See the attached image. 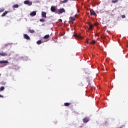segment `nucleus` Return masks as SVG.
<instances>
[{
	"mask_svg": "<svg viewBox=\"0 0 128 128\" xmlns=\"http://www.w3.org/2000/svg\"><path fill=\"white\" fill-rule=\"evenodd\" d=\"M24 4H26L29 6H32V2H30V0H26L24 2Z\"/></svg>",
	"mask_w": 128,
	"mask_h": 128,
	"instance_id": "1",
	"label": "nucleus"
},
{
	"mask_svg": "<svg viewBox=\"0 0 128 128\" xmlns=\"http://www.w3.org/2000/svg\"><path fill=\"white\" fill-rule=\"evenodd\" d=\"M59 14H64L66 12V10L64 8H61L58 10Z\"/></svg>",
	"mask_w": 128,
	"mask_h": 128,
	"instance_id": "2",
	"label": "nucleus"
},
{
	"mask_svg": "<svg viewBox=\"0 0 128 128\" xmlns=\"http://www.w3.org/2000/svg\"><path fill=\"white\" fill-rule=\"evenodd\" d=\"M24 38L25 40H30V38L28 36V35L26 34H24Z\"/></svg>",
	"mask_w": 128,
	"mask_h": 128,
	"instance_id": "3",
	"label": "nucleus"
},
{
	"mask_svg": "<svg viewBox=\"0 0 128 128\" xmlns=\"http://www.w3.org/2000/svg\"><path fill=\"white\" fill-rule=\"evenodd\" d=\"M51 12H56V7L52 6L51 7Z\"/></svg>",
	"mask_w": 128,
	"mask_h": 128,
	"instance_id": "4",
	"label": "nucleus"
},
{
	"mask_svg": "<svg viewBox=\"0 0 128 128\" xmlns=\"http://www.w3.org/2000/svg\"><path fill=\"white\" fill-rule=\"evenodd\" d=\"M83 122L84 124H88V122H90V119H88V118H85L83 120Z\"/></svg>",
	"mask_w": 128,
	"mask_h": 128,
	"instance_id": "5",
	"label": "nucleus"
},
{
	"mask_svg": "<svg viewBox=\"0 0 128 128\" xmlns=\"http://www.w3.org/2000/svg\"><path fill=\"white\" fill-rule=\"evenodd\" d=\"M74 36H75V38H78V40H82V37L80 36H78V35H76V34H74Z\"/></svg>",
	"mask_w": 128,
	"mask_h": 128,
	"instance_id": "6",
	"label": "nucleus"
},
{
	"mask_svg": "<svg viewBox=\"0 0 128 128\" xmlns=\"http://www.w3.org/2000/svg\"><path fill=\"white\" fill-rule=\"evenodd\" d=\"M42 17L44 18H46V12H42Z\"/></svg>",
	"mask_w": 128,
	"mask_h": 128,
	"instance_id": "7",
	"label": "nucleus"
},
{
	"mask_svg": "<svg viewBox=\"0 0 128 128\" xmlns=\"http://www.w3.org/2000/svg\"><path fill=\"white\" fill-rule=\"evenodd\" d=\"M10 12L8 11H6L2 15V18H4V16H6Z\"/></svg>",
	"mask_w": 128,
	"mask_h": 128,
	"instance_id": "8",
	"label": "nucleus"
},
{
	"mask_svg": "<svg viewBox=\"0 0 128 128\" xmlns=\"http://www.w3.org/2000/svg\"><path fill=\"white\" fill-rule=\"evenodd\" d=\"M30 15L31 16H36V12H32Z\"/></svg>",
	"mask_w": 128,
	"mask_h": 128,
	"instance_id": "9",
	"label": "nucleus"
},
{
	"mask_svg": "<svg viewBox=\"0 0 128 128\" xmlns=\"http://www.w3.org/2000/svg\"><path fill=\"white\" fill-rule=\"evenodd\" d=\"M50 38V34H48V35L45 36L44 37V40H48V38Z\"/></svg>",
	"mask_w": 128,
	"mask_h": 128,
	"instance_id": "10",
	"label": "nucleus"
},
{
	"mask_svg": "<svg viewBox=\"0 0 128 128\" xmlns=\"http://www.w3.org/2000/svg\"><path fill=\"white\" fill-rule=\"evenodd\" d=\"M68 2V0H64V1H62L60 2V4H66V2Z\"/></svg>",
	"mask_w": 128,
	"mask_h": 128,
	"instance_id": "11",
	"label": "nucleus"
},
{
	"mask_svg": "<svg viewBox=\"0 0 128 128\" xmlns=\"http://www.w3.org/2000/svg\"><path fill=\"white\" fill-rule=\"evenodd\" d=\"M0 56H8V54L6 53H0Z\"/></svg>",
	"mask_w": 128,
	"mask_h": 128,
	"instance_id": "12",
	"label": "nucleus"
},
{
	"mask_svg": "<svg viewBox=\"0 0 128 128\" xmlns=\"http://www.w3.org/2000/svg\"><path fill=\"white\" fill-rule=\"evenodd\" d=\"M9 64L8 61H0V64Z\"/></svg>",
	"mask_w": 128,
	"mask_h": 128,
	"instance_id": "13",
	"label": "nucleus"
},
{
	"mask_svg": "<svg viewBox=\"0 0 128 128\" xmlns=\"http://www.w3.org/2000/svg\"><path fill=\"white\" fill-rule=\"evenodd\" d=\"M20 8V6L18 4H15L13 6V8Z\"/></svg>",
	"mask_w": 128,
	"mask_h": 128,
	"instance_id": "14",
	"label": "nucleus"
},
{
	"mask_svg": "<svg viewBox=\"0 0 128 128\" xmlns=\"http://www.w3.org/2000/svg\"><path fill=\"white\" fill-rule=\"evenodd\" d=\"M70 20H72V22H74L76 20V17H70Z\"/></svg>",
	"mask_w": 128,
	"mask_h": 128,
	"instance_id": "15",
	"label": "nucleus"
},
{
	"mask_svg": "<svg viewBox=\"0 0 128 128\" xmlns=\"http://www.w3.org/2000/svg\"><path fill=\"white\" fill-rule=\"evenodd\" d=\"M90 16H96V12H90Z\"/></svg>",
	"mask_w": 128,
	"mask_h": 128,
	"instance_id": "16",
	"label": "nucleus"
},
{
	"mask_svg": "<svg viewBox=\"0 0 128 128\" xmlns=\"http://www.w3.org/2000/svg\"><path fill=\"white\" fill-rule=\"evenodd\" d=\"M94 30V25H90L89 30Z\"/></svg>",
	"mask_w": 128,
	"mask_h": 128,
	"instance_id": "17",
	"label": "nucleus"
},
{
	"mask_svg": "<svg viewBox=\"0 0 128 128\" xmlns=\"http://www.w3.org/2000/svg\"><path fill=\"white\" fill-rule=\"evenodd\" d=\"M28 32L30 34H34V32H36V31H34V30H31L30 29L28 30Z\"/></svg>",
	"mask_w": 128,
	"mask_h": 128,
	"instance_id": "18",
	"label": "nucleus"
},
{
	"mask_svg": "<svg viewBox=\"0 0 128 128\" xmlns=\"http://www.w3.org/2000/svg\"><path fill=\"white\" fill-rule=\"evenodd\" d=\"M64 105L65 106H70V103H65Z\"/></svg>",
	"mask_w": 128,
	"mask_h": 128,
	"instance_id": "19",
	"label": "nucleus"
},
{
	"mask_svg": "<svg viewBox=\"0 0 128 128\" xmlns=\"http://www.w3.org/2000/svg\"><path fill=\"white\" fill-rule=\"evenodd\" d=\"M4 12V8H0V14H2V12Z\"/></svg>",
	"mask_w": 128,
	"mask_h": 128,
	"instance_id": "20",
	"label": "nucleus"
},
{
	"mask_svg": "<svg viewBox=\"0 0 128 128\" xmlns=\"http://www.w3.org/2000/svg\"><path fill=\"white\" fill-rule=\"evenodd\" d=\"M42 44V40H38V42H37V44Z\"/></svg>",
	"mask_w": 128,
	"mask_h": 128,
	"instance_id": "21",
	"label": "nucleus"
},
{
	"mask_svg": "<svg viewBox=\"0 0 128 128\" xmlns=\"http://www.w3.org/2000/svg\"><path fill=\"white\" fill-rule=\"evenodd\" d=\"M4 87L2 86L0 88V92H4Z\"/></svg>",
	"mask_w": 128,
	"mask_h": 128,
	"instance_id": "22",
	"label": "nucleus"
},
{
	"mask_svg": "<svg viewBox=\"0 0 128 128\" xmlns=\"http://www.w3.org/2000/svg\"><path fill=\"white\" fill-rule=\"evenodd\" d=\"M96 42V41L93 40L92 42H90V44H94Z\"/></svg>",
	"mask_w": 128,
	"mask_h": 128,
	"instance_id": "23",
	"label": "nucleus"
},
{
	"mask_svg": "<svg viewBox=\"0 0 128 128\" xmlns=\"http://www.w3.org/2000/svg\"><path fill=\"white\" fill-rule=\"evenodd\" d=\"M112 4H116V2H118V0H112Z\"/></svg>",
	"mask_w": 128,
	"mask_h": 128,
	"instance_id": "24",
	"label": "nucleus"
},
{
	"mask_svg": "<svg viewBox=\"0 0 128 128\" xmlns=\"http://www.w3.org/2000/svg\"><path fill=\"white\" fill-rule=\"evenodd\" d=\"M69 24H73L74 21H72V20H70V21L69 22Z\"/></svg>",
	"mask_w": 128,
	"mask_h": 128,
	"instance_id": "25",
	"label": "nucleus"
},
{
	"mask_svg": "<svg viewBox=\"0 0 128 128\" xmlns=\"http://www.w3.org/2000/svg\"><path fill=\"white\" fill-rule=\"evenodd\" d=\"M40 22H44L45 20H44L42 18V19L40 20Z\"/></svg>",
	"mask_w": 128,
	"mask_h": 128,
	"instance_id": "26",
	"label": "nucleus"
},
{
	"mask_svg": "<svg viewBox=\"0 0 128 128\" xmlns=\"http://www.w3.org/2000/svg\"><path fill=\"white\" fill-rule=\"evenodd\" d=\"M59 22H62V19L59 20Z\"/></svg>",
	"mask_w": 128,
	"mask_h": 128,
	"instance_id": "27",
	"label": "nucleus"
},
{
	"mask_svg": "<svg viewBox=\"0 0 128 128\" xmlns=\"http://www.w3.org/2000/svg\"><path fill=\"white\" fill-rule=\"evenodd\" d=\"M122 18H126V16H122Z\"/></svg>",
	"mask_w": 128,
	"mask_h": 128,
	"instance_id": "28",
	"label": "nucleus"
},
{
	"mask_svg": "<svg viewBox=\"0 0 128 128\" xmlns=\"http://www.w3.org/2000/svg\"><path fill=\"white\" fill-rule=\"evenodd\" d=\"M0 98H4V96H2V95H0Z\"/></svg>",
	"mask_w": 128,
	"mask_h": 128,
	"instance_id": "29",
	"label": "nucleus"
},
{
	"mask_svg": "<svg viewBox=\"0 0 128 128\" xmlns=\"http://www.w3.org/2000/svg\"><path fill=\"white\" fill-rule=\"evenodd\" d=\"M124 126H125V125H124V126H122L121 128H124Z\"/></svg>",
	"mask_w": 128,
	"mask_h": 128,
	"instance_id": "30",
	"label": "nucleus"
},
{
	"mask_svg": "<svg viewBox=\"0 0 128 128\" xmlns=\"http://www.w3.org/2000/svg\"><path fill=\"white\" fill-rule=\"evenodd\" d=\"M4 46H5V48H6L7 46H8V44H5Z\"/></svg>",
	"mask_w": 128,
	"mask_h": 128,
	"instance_id": "31",
	"label": "nucleus"
},
{
	"mask_svg": "<svg viewBox=\"0 0 128 128\" xmlns=\"http://www.w3.org/2000/svg\"><path fill=\"white\" fill-rule=\"evenodd\" d=\"M86 42H87V44H90V42H88V40L86 41Z\"/></svg>",
	"mask_w": 128,
	"mask_h": 128,
	"instance_id": "32",
	"label": "nucleus"
},
{
	"mask_svg": "<svg viewBox=\"0 0 128 128\" xmlns=\"http://www.w3.org/2000/svg\"><path fill=\"white\" fill-rule=\"evenodd\" d=\"M0 76H1V75H0Z\"/></svg>",
	"mask_w": 128,
	"mask_h": 128,
	"instance_id": "33",
	"label": "nucleus"
}]
</instances>
